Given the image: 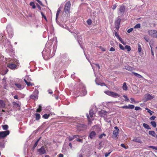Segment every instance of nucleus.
I'll return each instance as SVG.
<instances>
[{"label":"nucleus","instance_id":"36","mask_svg":"<svg viewBox=\"0 0 157 157\" xmlns=\"http://www.w3.org/2000/svg\"><path fill=\"white\" fill-rule=\"evenodd\" d=\"M142 50L140 44H138V52H140Z\"/></svg>","mask_w":157,"mask_h":157},{"label":"nucleus","instance_id":"8","mask_svg":"<svg viewBox=\"0 0 157 157\" xmlns=\"http://www.w3.org/2000/svg\"><path fill=\"white\" fill-rule=\"evenodd\" d=\"M148 33L151 36L157 38V31L155 30H151L148 31Z\"/></svg>","mask_w":157,"mask_h":157},{"label":"nucleus","instance_id":"61","mask_svg":"<svg viewBox=\"0 0 157 157\" xmlns=\"http://www.w3.org/2000/svg\"><path fill=\"white\" fill-rule=\"evenodd\" d=\"M103 136H105V134H102L99 136V138H101Z\"/></svg>","mask_w":157,"mask_h":157},{"label":"nucleus","instance_id":"33","mask_svg":"<svg viewBox=\"0 0 157 157\" xmlns=\"http://www.w3.org/2000/svg\"><path fill=\"white\" fill-rule=\"evenodd\" d=\"M30 5L31 6H32V8L33 9H35L36 7V6L35 5V4H34V2H31L30 3Z\"/></svg>","mask_w":157,"mask_h":157},{"label":"nucleus","instance_id":"58","mask_svg":"<svg viewBox=\"0 0 157 157\" xmlns=\"http://www.w3.org/2000/svg\"><path fill=\"white\" fill-rule=\"evenodd\" d=\"M130 100H131V103H133V102H136V101L134 100V99L133 98H130Z\"/></svg>","mask_w":157,"mask_h":157},{"label":"nucleus","instance_id":"31","mask_svg":"<svg viewBox=\"0 0 157 157\" xmlns=\"http://www.w3.org/2000/svg\"><path fill=\"white\" fill-rule=\"evenodd\" d=\"M77 40L78 41V43L80 44V42L82 40V37L81 36H78V37Z\"/></svg>","mask_w":157,"mask_h":157},{"label":"nucleus","instance_id":"47","mask_svg":"<svg viewBox=\"0 0 157 157\" xmlns=\"http://www.w3.org/2000/svg\"><path fill=\"white\" fill-rule=\"evenodd\" d=\"M11 26L10 25H8L7 26V31H8V32H9V31H10V29H11Z\"/></svg>","mask_w":157,"mask_h":157},{"label":"nucleus","instance_id":"57","mask_svg":"<svg viewBox=\"0 0 157 157\" xmlns=\"http://www.w3.org/2000/svg\"><path fill=\"white\" fill-rule=\"evenodd\" d=\"M149 147L153 149H155L157 150V147L153 146H150Z\"/></svg>","mask_w":157,"mask_h":157},{"label":"nucleus","instance_id":"24","mask_svg":"<svg viewBox=\"0 0 157 157\" xmlns=\"http://www.w3.org/2000/svg\"><path fill=\"white\" fill-rule=\"evenodd\" d=\"M24 80L25 82L28 86H32L33 85V84L31 83L30 82H28L26 79H24Z\"/></svg>","mask_w":157,"mask_h":157},{"label":"nucleus","instance_id":"6","mask_svg":"<svg viewBox=\"0 0 157 157\" xmlns=\"http://www.w3.org/2000/svg\"><path fill=\"white\" fill-rule=\"evenodd\" d=\"M105 93L106 94L114 98H117L119 97V95L113 92L108 90L105 91Z\"/></svg>","mask_w":157,"mask_h":157},{"label":"nucleus","instance_id":"42","mask_svg":"<svg viewBox=\"0 0 157 157\" xmlns=\"http://www.w3.org/2000/svg\"><path fill=\"white\" fill-rule=\"evenodd\" d=\"M86 116H87V117L88 119V121H89L88 124H91V119H90L89 115H88V114H87Z\"/></svg>","mask_w":157,"mask_h":157},{"label":"nucleus","instance_id":"63","mask_svg":"<svg viewBox=\"0 0 157 157\" xmlns=\"http://www.w3.org/2000/svg\"><path fill=\"white\" fill-rule=\"evenodd\" d=\"M115 50V49L113 47L111 48L109 50V51H114Z\"/></svg>","mask_w":157,"mask_h":157},{"label":"nucleus","instance_id":"16","mask_svg":"<svg viewBox=\"0 0 157 157\" xmlns=\"http://www.w3.org/2000/svg\"><path fill=\"white\" fill-rule=\"evenodd\" d=\"M6 104L5 102L2 100H0V108L3 109L5 108Z\"/></svg>","mask_w":157,"mask_h":157},{"label":"nucleus","instance_id":"28","mask_svg":"<svg viewBox=\"0 0 157 157\" xmlns=\"http://www.w3.org/2000/svg\"><path fill=\"white\" fill-rule=\"evenodd\" d=\"M95 82L96 83V84L98 85H100L101 86H105V83H101V82H98L97 81V78H96L95 80Z\"/></svg>","mask_w":157,"mask_h":157},{"label":"nucleus","instance_id":"54","mask_svg":"<svg viewBox=\"0 0 157 157\" xmlns=\"http://www.w3.org/2000/svg\"><path fill=\"white\" fill-rule=\"evenodd\" d=\"M111 152V151H110L109 152L105 153V156L106 157L108 156L110 154Z\"/></svg>","mask_w":157,"mask_h":157},{"label":"nucleus","instance_id":"10","mask_svg":"<svg viewBox=\"0 0 157 157\" xmlns=\"http://www.w3.org/2000/svg\"><path fill=\"white\" fill-rule=\"evenodd\" d=\"M38 90H35L33 94L30 96L31 98L34 100L37 99L38 97Z\"/></svg>","mask_w":157,"mask_h":157},{"label":"nucleus","instance_id":"9","mask_svg":"<svg viewBox=\"0 0 157 157\" xmlns=\"http://www.w3.org/2000/svg\"><path fill=\"white\" fill-rule=\"evenodd\" d=\"M114 129H116L113 132V138H117L118 136L119 129L118 127L116 126L114 127Z\"/></svg>","mask_w":157,"mask_h":157},{"label":"nucleus","instance_id":"35","mask_svg":"<svg viewBox=\"0 0 157 157\" xmlns=\"http://www.w3.org/2000/svg\"><path fill=\"white\" fill-rule=\"evenodd\" d=\"M151 124L153 127L155 128L156 127V124L155 121H151Z\"/></svg>","mask_w":157,"mask_h":157},{"label":"nucleus","instance_id":"34","mask_svg":"<svg viewBox=\"0 0 157 157\" xmlns=\"http://www.w3.org/2000/svg\"><path fill=\"white\" fill-rule=\"evenodd\" d=\"M124 48L127 49L128 52L130 51L131 50L130 46L128 45H126L125 47Z\"/></svg>","mask_w":157,"mask_h":157},{"label":"nucleus","instance_id":"15","mask_svg":"<svg viewBox=\"0 0 157 157\" xmlns=\"http://www.w3.org/2000/svg\"><path fill=\"white\" fill-rule=\"evenodd\" d=\"M96 135V133L94 131L91 132L90 134L89 137L91 139L94 138Z\"/></svg>","mask_w":157,"mask_h":157},{"label":"nucleus","instance_id":"18","mask_svg":"<svg viewBox=\"0 0 157 157\" xmlns=\"http://www.w3.org/2000/svg\"><path fill=\"white\" fill-rule=\"evenodd\" d=\"M62 7L60 6L58 9L57 10V12H56V21L58 18V16H59V13H60V12L61 10V9H62Z\"/></svg>","mask_w":157,"mask_h":157},{"label":"nucleus","instance_id":"49","mask_svg":"<svg viewBox=\"0 0 157 157\" xmlns=\"http://www.w3.org/2000/svg\"><path fill=\"white\" fill-rule=\"evenodd\" d=\"M87 22L89 25H90L92 23L91 20L90 19H88L87 21Z\"/></svg>","mask_w":157,"mask_h":157},{"label":"nucleus","instance_id":"50","mask_svg":"<svg viewBox=\"0 0 157 157\" xmlns=\"http://www.w3.org/2000/svg\"><path fill=\"white\" fill-rule=\"evenodd\" d=\"M123 97L125 98V101H129V99L128 98L127 96L126 95H124Z\"/></svg>","mask_w":157,"mask_h":157},{"label":"nucleus","instance_id":"27","mask_svg":"<svg viewBox=\"0 0 157 157\" xmlns=\"http://www.w3.org/2000/svg\"><path fill=\"white\" fill-rule=\"evenodd\" d=\"M89 115L90 117H92L94 115V113H93V111L92 110H90L89 111Z\"/></svg>","mask_w":157,"mask_h":157},{"label":"nucleus","instance_id":"59","mask_svg":"<svg viewBox=\"0 0 157 157\" xmlns=\"http://www.w3.org/2000/svg\"><path fill=\"white\" fill-rule=\"evenodd\" d=\"M115 35L116 36V37H117L118 39L120 37L118 34L116 32L115 33Z\"/></svg>","mask_w":157,"mask_h":157},{"label":"nucleus","instance_id":"32","mask_svg":"<svg viewBox=\"0 0 157 157\" xmlns=\"http://www.w3.org/2000/svg\"><path fill=\"white\" fill-rule=\"evenodd\" d=\"M125 69L128 71H132V68L131 67L129 66L125 67Z\"/></svg>","mask_w":157,"mask_h":157},{"label":"nucleus","instance_id":"55","mask_svg":"<svg viewBox=\"0 0 157 157\" xmlns=\"http://www.w3.org/2000/svg\"><path fill=\"white\" fill-rule=\"evenodd\" d=\"M156 117L155 116H153L150 118V120L151 121L154 120L155 118Z\"/></svg>","mask_w":157,"mask_h":157},{"label":"nucleus","instance_id":"64","mask_svg":"<svg viewBox=\"0 0 157 157\" xmlns=\"http://www.w3.org/2000/svg\"><path fill=\"white\" fill-rule=\"evenodd\" d=\"M140 109V108L139 107H137V106H136V107L135 108V110H139Z\"/></svg>","mask_w":157,"mask_h":157},{"label":"nucleus","instance_id":"14","mask_svg":"<svg viewBox=\"0 0 157 157\" xmlns=\"http://www.w3.org/2000/svg\"><path fill=\"white\" fill-rule=\"evenodd\" d=\"M91 66L92 67L93 69V70L94 71V74L95 75V68H96V69H99L100 68V67L98 64H92Z\"/></svg>","mask_w":157,"mask_h":157},{"label":"nucleus","instance_id":"41","mask_svg":"<svg viewBox=\"0 0 157 157\" xmlns=\"http://www.w3.org/2000/svg\"><path fill=\"white\" fill-rule=\"evenodd\" d=\"M140 24H137L135 25L134 27V28L135 29L140 28Z\"/></svg>","mask_w":157,"mask_h":157},{"label":"nucleus","instance_id":"45","mask_svg":"<svg viewBox=\"0 0 157 157\" xmlns=\"http://www.w3.org/2000/svg\"><path fill=\"white\" fill-rule=\"evenodd\" d=\"M24 79H26L28 82H30L31 80V78L29 76L25 77Z\"/></svg>","mask_w":157,"mask_h":157},{"label":"nucleus","instance_id":"30","mask_svg":"<svg viewBox=\"0 0 157 157\" xmlns=\"http://www.w3.org/2000/svg\"><path fill=\"white\" fill-rule=\"evenodd\" d=\"M42 106L40 105H39V108L36 109V112H40L41 111Z\"/></svg>","mask_w":157,"mask_h":157},{"label":"nucleus","instance_id":"46","mask_svg":"<svg viewBox=\"0 0 157 157\" xmlns=\"http://www.w3.org/2000/svg\"><path fill=\"white\" fill-rule=\"evenodd\" d=\"M4 147V144L3 142H0V148H3Z\"/></svg>","mask_w":157,"mask_h":157},{"label":"nucleus","instance_id":"37","mask_svg":"<svg viewBox=\"0 0 157 157\" xmlns=\"http://www.w3.org/2000/svg\"><path fill=\"white\" fill-rule=\"evenodd\" d=\"M50 115L49 114H44L43 116V117L44 118V119H48V117H49Z\"/></svg>","mask_w":157,"mask_h":157},{"label":"nucleus","instance_id":"2","mask_svg":"<svg viewBox=\"0 0 157 157\" xmlns=\"http://www.w3.org/2000/svg\"><path fill=\"white\" fill-rule=\"evenodd\" d=\"M110 113L102 110L99 112V114L100 116L103 117L105 120L108 122L110 123L112 119L111 117L109 114Z\"/></svg>","mask_w":157,"mask_h":157},{"label":"nucleus","instance_id":"17","mask_svg":"<svg viewBox=\"0 0 157 157\" xmlns=\"http://www.w3.org/2000/svg\"><path fill=\"white\" fill-rule=\"evenodd\" d=\"M38 151L41 154H44L46 152V151L44 148L42 147L38 150Z\"/></svg>","mask_w":157,"mask_h":157},{"label":"nucleus","instance_id":"11","mask_svg":"<svg viewBox=\"0 0 157 157\" xmlns=\"http://www.w3.org/2000/svg\"><path fill=\"white\" fill-rule=\"evenodd\" d=\"M121 20L120 18H117L115 21V28L117 30L119 28V25Z\"/></svg>","mask_w":157,"mask_h":157},{"label":"nucleus","instance_id":"56","mask_svg":"<svg viewBox=\"0 0 157 157\" xmlns=\"http://www.w3.org/2000/svg\"><path fill=\"white\" fill-rule=\"evenodd\" d=\"M133 29L132 28H130L129 29H128V30H127V32L128 33H130L132 31H133Z\"/></svg>","mask_w":157,"mask_h":157},{"label":"nucleus","instance_id":"20","mask_svg":"<svg viewBox=\"0 0 157 157\" xmlns=\"http://www.w3.org/2000/svg\"><path fill=\"white\" fill-rule=\"evenodd\" d=\"M15 85L19 90L23 89L22 86L20 84L16 83L15 84Z\"/></svg>","mask_w":157,"mask_h":157},{"label":"nucleus","instance_id":"53","mask_svg":"<svg viewBox=\"0 0 157 157\" xmlns=\"http://www.w3.org/2000/svg\"><path fill=\"white\" fill-rule=\"evenodd\" d=\"M99 48L101 49V50L102 51H105V48L102 47L101 46H99Z\"/></svg>","mask_w":157,"mask_h":157},{"label":"nucleus","instance_id":"43","mask_svg":"<svg viewBox=\"0 0 157 157\" xmlns=\"http://www.w3.org/2000/svg\"><path fill=\"white\" fill-rule=\"evenodd\" d=\"M144 38L145 40L147 42H148L149 40V38L146 36H144Z\"/></svg>","mask_w":157,"mask_h":157},{"label":"nucleus","instance_id":"44","mask_svg":"<svg viewBox=\"0 0 157 157\" xmlns=\"http://www.w3.org/2000/svg\"><path fill=\"white\" fill-rule=\"evenodd\" d=\"M13 105H14V106H16L17 107H20V105L17 103H16V102H13Z\"/></svg>","mask_w":157,"mask_h":157},{"label":"nucleus","instance_id":"52","mask_svg":"<svg viewBox=\"0 0 157 157\" xmlns=\"http://www.w3.org/2000/svg\"><path fill=\"white\" fill-rule=\"evenodd\" d=\"M40 13L42 15V17H44V19L46 20H47L46 17V16L44 15V14L42 12H41Z\"/></svg>","mask_w":157,"mask_h":157},{"label":"nucleus","instance_id":"12","mask_svg":"<svg viewBox=\"0 0 157 157\" xmlns=\"http://www.w3.org/2000/svg\"><path fill=\"white\" fill-rule=\"evenodd\" d=\"M154 97V95H151L148 94H146L145 95V98L146 99V100H151Z\"/></svg>","mask_w":157,"mask_h":157},{"label":"nucleus","instance_id":"4","mask_svg":"<svg viewBox=\"0 0 157 157\" xmlns=\"http://www.w3.org/2000/svg\"><path fill=\"white\" fill-rule=\"evenodd\" d=\"M75 94H78V96H84L86 95L87 93L85 87L83 85L80 86L79 88L75 89L74 90Z\"/></svg>","mask_w":157,"mask_h":157},{"label":"nucleus","instance_id":"13","mask_svg":"<svg viewBox=\"0 0 157 157\" xmlns=\"http://www.w3.org/2000/svg\"><path fill=\"white\" fill-rule=\"evenodd\" d=\"M125 10V7L123 6H120L119 9V13L120 14H122L124 13Z\"/></svg>","mask_w":157,"mask_h":157},{"label":"nucleus","instance_id":"62","mask_svg":"<svg viewBox=\"0 0 157 157\" xmlns=\"http://www.w3.org/2000/svg\"><path fill=\"white\" fill-rule=\"evenodd\" d=\"M117 7V5L116 4H114L113 6L112 7V9L113 10H115Z\"/></svg>","mask_w":157,"mask_h":157},{"label":"nucleus","instance_id":"48","mask_svg":"<svg viewBox=\"0 0 157 157\" xmlns=\"http://www.w3.org/2000/svg\"><path fill=\"white\" fill-rule=\"evenodd\" d=\"M119 46L120 48L122 50H124L125 49L124 48V47L123 46V45L121 44H120L119 45Z\"/></svg>","mask_w":157,"mask_h":157},{"label":"nucleus","instance_id":"3","mask_svg":"<svg viewBox=\"0 0 157 157\" xmlns=\"http://www.w3.org/2000/svg\"><path fill=\"white\" fill-rule=\"evenodd\" d=\"M6 63H7V67L11 69H15L17 66L16 64H18V60H11L10 59H8L6 61Z\"/></svg>","mask_w":157,"mask_h":157},{"label":"nucleus","instance_id":"25","mask_svg":"<svg viewBox=\"0 0 157 157\" xmlns=\"http://www.w3.org/2000/svg\"><path fill=\"white\" fill-rule=\"evenodd\" d=\"M122 88L123 90H127L128 87L125 82H124L123 83L122 86Z\"/></svg>","mask_w":157,"mask_h":157},{"label":"nucleus","instance_id":"21","mask_svg":"<svg viewBox=\"0 0 157 157\" xmlns=\"http://www.w3.org/2000/svg\"><path fill=\"white\" fill-rule=\"evenodd\" d=\"M143 127L147 129H150L151 128L150 126L147 124L145 123H143Z\"/></svg>","mask_w":157,"mask_h":157},{"label":"nucleus","instance_id":"7","mask_svg":"<svg viewBox=\"0 0 157 157\" xmlns=\"http://www.w3.org/2000/svg\"><path fill=\"white\" fill-rule=\"evenodd\" d=\"M10 134V131L9 130H6L4 131L0 132V139L6 137Z\"/></svg>","mask_w":157,"mask_h":157},{"label":"nucleus","instance_id":"1","mask_svg":"<svg viewBox=\"0 0 157 157\" xmlns=\"http://www.w3.org/2000/svg\"><path fill=\"white\" fill-rule=\"evenodd\" d=\"M71 4L70 1L67 2L65 4L64 7V11L62 15V18H67L69 15L70 10Z\"/></svg>","mask_w":157,"mask_h":157},{"label":"nucleus","instance_id":"29","mask_svg":"<svg viewBox=\"0 0 157 157\" xmlns=\"http://www.w3.org/2000/svg\"><path fill=\"white\" fill-rule=\"evenodd\" d=\"M2 128L5 130H6L8 128V125L6 124L2 125Z\"/></svg>","mask_w":157,"mask_h":157},{"label":"nucleus","instance_id":"39","mask_svg":"<svg viewBox=\"0 0 157 157\" xmlns=\"http://www.w3.org/2000/svg\"><path fill=\"white\" fill-rule=\"evenodd\" d=\"M80 136L79 137H77V138H76V140L78 141L81 142L82 143V140L79 139L78 138L82 137L83 136Z\"/></svg>","mask_w":157,"mask_h":157},{"label":"nucleus","instance_id":"26","mask_svg":"<svg viewBox=\"0 0 157 157\" xmlns=\"http://www.w3.org/2000/svg\"><path fill=\"white\" fill-rule=\"evenodd\" d=\"M36 120L37 121L39 120L40 117V116L39 113H36L35 114Z\"/></svg>","mask_w":157,"mask_h":157},{"label":"nucleus","instance_id":"40","mask_svg":"<svg viewBox=\"0 0 157 157\" xmlns=\"http://www.w3.org/2000/svg\"><path fill=\"white\" fill-rule=\"evenodd\" d=\"M145 109L147 110V112L150 114V115H152L153 112L151 111L150 109H148L147 108H145Z\"/></svg>","mask_w":157,"mask_h":157},{"label":"nucleus","instance_id":"51","mask_svg":"<svg viewBox=\"0 0 157 157\" xmlns=\"http://www.w3.org/2000/svg\"><path fill=\"white\" fill-rule=\"evenodd\" d=\"M40 138L38 140H37V141L35 142L34 145V147H36L37 145L38 144V142H39V140H40Z\"/></svg>","mask_w":157,"mask_h":157},{"label":"nucleus","instance_id":"5","mask_svg":"<svg viewBox=\"0 0 157 157\" xmlns=\"http://www.w3.org/2000/svg\"><path fill=\"white\" fill-rule=\"evenodd\" d=\"M51 50L48 48H45L42 52V56L45 59L47 60L52 57L54 54H50Z\"/></svg>","mask_w":157,"mask_h":157},{"label":"nucleus","instance_id":"22","mask_svg":"<svg viewBox=\"0 0 157 157\" xmlns=\"http://www.w3.org/2000/svg\"><path fill=\"white\" fill-rule=\"evenodd\" d=\"M132 73L135 75V76L139 78H143V77L141 76L140 74H139L137 73H136V72H132Z\"/></svg>","mask_w":157,"mask_h":157},{"label":"nucleus","instance_id":"19","mask_svg":"<svg viewBox=\"0 0 157 157\" xmlns=\"http://www.w3.org/2000/svg\"><path fill=\"white\" fill-rule=\"evenodd\" d=\"M80 136L78 135H74L73 136H69L68 137V139L69 141H71L74 139L77 138V137H79Z\"/></svg>","mask_w":157,"mask_h":157},{"label":"nucleus","instance_id":"23","mask_svg":"<svg viewBox=\"0 0 157 157\" xmlns=\"http://www.w3.org/2000/svg\"><path fill=\"white\" fill-rule=\"evenodd\" d=\"M148 133L149 134L152 136L154 137L155 136V133L154 131H150Z\"/></svg>","mask_w":157,"mask_h":157},{"label":"nucleus","instance_id":"60","mask_svg":"<svg viewBox=\"0 0 157 157\" xmlns=\"http://www.w3.org/2000/svg\"><path fill=\"white\" fill-rule=\"evenodd\" d=\"M121 108L125 109H128V106L125 105L123 106H122L121 107Z\"/></svg>","mask_w":157,"mask_h":157},{"label":"nucleus","instance_id":"38","mask_svg":"<svg viewBox=\"0 0 157 157\" xmlns=\"http://www.w3.org/2000/svg\"><path fill=\"white\" fill-rule=\"evenodd\" d=\"M128 109H133L134 107L135 106L133 105H128Z\"/></svg>","mask_w":157,"mask_h":157}]
</instances>
